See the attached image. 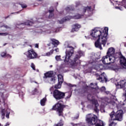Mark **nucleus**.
<instances>
[{
  "label": "nucleus",
  "mask_w": 126,
  "mask_h": 126,
  "mask_svg": "<svg viewBox=\"0 0 126 126\" xmlns=\"http://www.w3.org/2000/svg\"><path fill=\"white\" fill-rule=\"evenodd\" d=\"M108 27L104 28L96 27L92 30L90 33L91 36L97 40L94 43V46L100 50H103L102 45L103 47L106 45L107 40H108Z\"/></svg>",
  "instance_id": "1"
},
{
  "label": "nucleus",
  "mask_w": 126,
  "mask_h": 126,
  "mask_svg": "<svg viewBox=\"0 0 126 126\" xmlns=\"http://www.w3.org/2000/svg\"><path fill=\"white\" fill-rule=\"evenodd\" d=\"M64 47L66 48L65 57L64 60V63H67L68 64H70L72 67L77 66V65H80L81 62L79 59L84 56V52L82 51H78L73 60H72L71 57L73 55V47L69 46L67 42H65Z\"/></svg>",
  "instance_id": "2"
},
{
  "label": "nucleus",
  "mask_w": 126,
  "mask_h": 126,
  "mask_svg": "<svg viewBox=\"0 0 126 126\" xmlns=\"http://www.w3.org/2000/svg\"><path fill=\"white\" fill-rule=\"evenodd\" d=\"M92 10H93V9H91V7H82L77 11V12H79V14L76 15L68 16L63 19L61 21H59V23L63 24V23L67 21V20H70V19H79V18H81L82 16L84 15L86 12L88 11L89 12V11H91Z\"/></svg>",
  "instance_id": "3"
},
{
  "label": "nucleus",
  "mask_w": 126,
  "mask_h": 126,
  "mask_svg": "<svg viewBox=\"0 0 126 126\" xmlns=\"http://www.w3.org/2000/svg\"><path fill=\"white\" fill-rule=\"evenodd\" d=\"M86 121L89 126L95 125V126H105V123L101 120H97V116L89 114L86 116Z\"/></svg>",
  "instance_id": "4"
},
{
  "label": "nucleus",
  "mask_w": 126,
  "mask_h": 126,
  "mask_svg": "<svg viewBox=\"0 0 126 126\" xmlns=\"http://www.w3.org/2000/svg\"><path fill=\"white\" fill-rule=\"evenodd\" d=\"M123 110H120L115 112L113 111L111 113V126H115L117 125V121L122 122L123 121Z\"/></svg>",
  "instance_id": "5"
},
{
  "label": "nucleus",
  "mask_w": 126,
  "mask_h": 126,
  "mask_svg": "<svg viewBox=\"0 0 126 126\" xmlns=\"http://www.w3.org/2000/svg\"><path fill=\"white\" fill-rule=\"evenodd\" d=\"M111 3H112L113 5H115V8L116 9L123 10L124 8H126V0H123L122 2L114 0L112 1L111 0Z\"/></svg>",
  "instance_id": "6"
},
{
  "label": "nucleus",
  "mask_w": 126,
  "mask_h": 126,
  "mask_svg": "<svg viewBox=\"0 0 126 126\" xmlns=\"http://www.w3.org/2000/svg\"><path fill=\"white\" fill-rule=\"evenodd\" d=\"M63 108H64V105L58 102V103H57L56 104L53 106L52 110L57 111V112H58V113L59 116L61 117V116H63Z\"/></svg>",
  "instance_id": "7"
},
{
  "label": "nucleus",
  "mask_w": 126,
  "mask_h": 126,
  "mask_svg": "<svg viewBox=\"0 0 126 126\" xmlns=\"http://www.w3.org/2000/svg\"><path fill=\"white\" fill-rule=\"evenodd\" d=\"M88 99L89 100L91 101V103L93 105H94V111L96 112V113H98L99 112V109H98V107H99V103H98V101H97L93 96L91 94H88Z\"/></svg>",
  "instance_id": "8"
},
{
  "label": "nucleus",
  "mask_w": 126,
  "mask_h": 126,
  "mask_svg": "<svg viewBox=\"0 0 126 126\" xmlns=\"http://www.w3.org/2000/svg\"><path fill=\"white\" fill-rule=\"evenodd\" d=\"M111 48L108 49V51L106 53V56H104L101 61L104 64H111Z\"/></svg>",
  "instance_id": "9"
},
{
  "label": "nucleus",
  "mask_w": 126,
  "mask_h": 126,
  "mask_svg": "<svg viewBox=\"0 0 126 126\" xmlns=\"http://www.w3.org/2000/svg\"><path fill=\"white\" fill-rule=\"evenodd\" d=\"M64 96H65L64 93H63L58 90H55L53 92V96L56 100L63 99Z\"/></svg>",
  "instance_id": "10"
},
{
  "label": "nucleus",
  "mask_w": 126,
  "mask_h": 126,
  "mask_svg": "<svg viewBox=\"0 0 126 126\" xmlns=\"http://www.w3.org/2000/svg\"><path fill=\"white\" fill-rule=\"evenodd\" d=\"M10 112H11V111L9 109V108H7V109H2V108H0V115H1L2 120L4 119L5 114L6 118H7V119H9V114H10Z\"/></svg>",
  "instance_id": "11"
},
{
  "label": "nucleus",
  "mask_w": 126,
  "mask_h": 126,
  "mask_svg": "<svg viewBox=\"0 0 126 126\" xmlns=\"http://www.w3.org/2000/svg\"><path fill=\"white\" fill-rule=\"evenodd\" d=\"M26 55L29 60H31L32 59H36L37 57H38V55H37V53L33 50V49L29 50L28 52L26 53Z\"/></svg>",
  "instance_id": "12"
},
{
  "label": "nucleus",
  "mask_w": 126,
  "mask_h": 126,
  "mask_svg": "<svg viewBox=\"0 0 126 126\" xmlns=\"http://www.w3.org/2000/svg\"><path fill=\"white\" fill-rule=\"evenodd\" d=\"M91 64H93V67H91V69H95V70H97V71H100V70H102V69H104V65L102 64H96L95 65V63H97V62H95L94 61L93 62H90Z\"/></svg>",
  "instance_id": "13"
},
{
  "label": "nucleus",
  "mask_w": 126,
  "mask_h": 126,
  "mask_svg": "<svg viewBox=\"0 0 126 126\" xmlns=\"http://www.w3.org/2000/svg\"><path fill=\"white\" fill-rule=\"evenodd\" d=\"M105 73H96L95 74V76H96V79L97 80H99L100 82H107V78H106V76H104Z\"/></svg>",
  "instance_id": "14"
},
{
  "label": "nucleus",
  "mask_w": 126,
  "mask_h": 126,
  "mask_svg": "<svg viewBox=\"0 0 126 126\" xmlns=\"http://www.w3.org/2000/svg\"><path fill=\"white\" fill-rule=\"evenodd\" d=\"M119 56L120 65H121L122 68L126 69V59L122 55V53H119Z\"/></svg>",
  "instance_id": "15"
},
{
  "label": "nucleus",
  "mask_w": 126,
  "mask_h": 126,
  "mask_svg": "<svg viewBox=\"0 0 126 126\" xmlns=\"http://www.w3.org/2000/svg\"><path fill=\"white\" fill-rule=\"evenodd\" d=\"M115 85L117 88H123L124 87V90L126 93V80H121L119 82L115 83Z\"/></svg>",
  "instance_id": "16"
},
{
  "label": "nucleus",
  "mask_w": 126,
  "mask_h": 126,
  "mask_svg": "<svg viewBox=\"0 0 126 126\" xmlns=\"http://www.w3.org/2000/svg\"><path fill=\"white\" fill-rule=\"evenodd\" d=\"M7 96H8L7 92L4 89H0V98L3 103H4V98H6Z\"/></svg>",
  "instance_id": "17"
},
{
  "label": "nucleus",
  "mask_w": 126,
  "mask_h": 126,
  "mask_svg": "<svg viewBox=\"0 0 126 126\" xmlns=\"http://www.w3.org/2000/svg\"><path fill=\"white\" fill-rule=\"evenodd\" d=\"M111 57H112L111 58V61L112 60V61H111V63H115L116 59L118 58V56H117V55H118V53H115L116 50L115 49V48H114V47L111 48Z\"/></svg>",
  "instance_id": "18"
},
{
  "label": "nucleus",
  "mask_w": 126,
  "mask_h": 126,
  "mask_svg": "<svg viewBox=\"0 0 126 126\" xmlns=\"http://www.w3.org/2000/svg\"><path fill=\"white\" fill-rule=\"evenodd\" d=\"M36 22H31L30 21H28L24 24H21L20 25V27H22V26H24L23 28H24V27L25 25L29 26H32V25H33L34 23H35Z\"/></svg>",
  "instance_id": "19"
},
{
  "label": "nucleus",
  "mask_w": 126,
  "mask_h": 126,
  "mask_svg": "<svg viewBox=\"0 0 126 126\" xmlns=\"http://www.w3.org/2000/svg\"><path fill=\"white\" fill-rule=\"evenodd\" d=\"M81 27V26L78 24H76L72 26V28L71 30V32H74L75 31H78L79 28Z\"/></svg>",
  "instance_id": "20"
},
{
  "label": "nucleus",
  "mask_w": 126,
  "mask_h": 126,
  "mask_svg": "<svg viewBox=\"0 0 126 126\" xmlns=\"http://www.w3.org/2000/svg\"><path fill=\"white\" fill-rule=\"evenodd\" d=\"M14 8H16V7H22V8H26L27 5L25 4H19L17 3H13Z\"/></svg>",
  "instance_id": "21"
},
{
  "label": "nucleus",
  "mask_w": 126,
  "mask_h": 126,
  "mask_svg": "<svg viewBox=\"0 0 126 126\" xmlns=\"http://www.w3.org/2000/svg\"><path fill=\"white\" fill-rule=\"evenodd\" d=\"M66 12H68V13H72L73 12V10H74V8H73V5H71V6H68L65 8Z\"/></svg>",
  "instance_id": "22"
},
{
  "label": "nucleus",
  "mask_w": 126,
  "mask_h": 126,
  "mask_svg": "<svg viewBox=\"0 0 126 126\" xmlns=\"http://www.w3.org/2000/svg\"><path fill=\"white\" fill-rule=\"evenodd\" d=\"M111 104L113 106H117V98H116V96L114 95H111Z\"/></svg>",
  "instance_id": "23"
},
{
  "label": "nucleus",
  "mask_w": 126,
  "mask_h": 126,
  "mask_svg": "<svg viewBox=\"0 0 126 126\" xmlns=\"http://www.w3.org/2000/svg\"><path fill=\"white\" fill-rule=\"evenodd\" d=\"M52 32L50 30L47 29L46 27L42 30L41 32H38V33H40L41 34H50Z\"/></svg>",
  "instance_id": "24"
},
{
  "label": "nucleus",
  "mask_w": 126,
  "mask_h": 126,
  "mask_svg": "<svg viewBox=\"0 0 126 126\" xmlns=\"http://www.w3.org/2000/svg\"><path fill=\"white\" fill-rule=\"evenodd\" d=\"M54 75V72L52 71H50L47 72L44 74V76L43 77L44 78H48V77H52Z\"/></svg>",
  "instance_id": "25"
},
{
  "label": "nucleus",
  "mask_w": 126,
  "mask_h": 126,
  "mask_svg": "<svg viewBox=\"0 0 126 126\" xmlns=\"http://www.w3.org/2000/svg\"><path fill=\"white\" fill-rule=\"evenodd\" d=\"M51 41L52 42L53 45L55 46V47H57L60 43V42L58 40H56L55 39H51Z\"/></svg>",
  "instance_id": "26"
},
{
  "label": "nucleus",
  "mask_w": 126,
  "mask_h": 126,
  "mask_svg": "<svg viewBox=\"0 0 126 126\" xmlns=\"http://www.w3.org/2000/svg\"><path fill=\"white\" fill-rule=\"evenodd\" d=\"M58 82L60 83H63V76L62 74H59L58 75Z\"/></svg>",
  "instance_id": "27"
},
{
  "label": "nucleus",
  "mask_w": 126,
  "mask_h": 126,
  "mask_svg": "<svg viewBox=\"0 0 126 126\" xmlns=\"http://www.w3.org/2000/svg\"><path fill=\"white\" fill-rule=\"evenodd\" d=\"M1 57L2 58H9V59H11V56L3 52L1 54Z\"/></svg>",
  "instance_id": "28"
},
{
  "label": "nucleus",
  "mask_w": 126,
  "mask_h": 126,
  "mask_svg": "<svg viewBox=\"0 0 126 126\" xmlns=\"http://www.w3.org/2000/svg\"><path fill=\"white\" fill-rule=\"evenodd\" d=\"M54 53V50H50V52H48L45 54V55H44L43 56H46L47 57H50V56H52L53 55V53Z\"/></svg>",
  "instance_id": "29"
},
{
  "label": "nucleus",
  "mask_w": 126,
  "mask_h": 126,
  "mask_svg": "<svg viewBox=\"0 0 126 126\" xmlns=\"http://www.w3.org/2000/svg\"><path fill=\"white\" fill-rule=\"evenodd\" d=\"M49 18H52V17H53V16H54V13H53L54 12V9L52 8V10H49Z\"/></svg>",
  "instance_id": "30"
},
{
  "label": "nucleus",
  "mask_w": 126,
  "mask_h": 126,
  "mask_svg": "<svg viewBox=\"0 0 126 126\" xmlns=\"http://www.w3.org/2000/svg\"><path fill=\"white\" fill-rule=\"evenodd\" d=\"M62 84L63 83H62L58 82V84H57L55 86V88L56 89H60V88H61L62 87Z\"/></svg>",
  "instance_id": "31"
},
{
  "label": "nucleus",
  "mask_w": 126,
  "mask_h": 126,
  "mask_svg": "<svg viewBox=\"0 0 126 126\" xmlns=\"http://www.w3.org/2000/svg\"><path fill=\"white\" fill-rule=\"evenodd\" d=\"M45 104H46V98H43L40 100V105L41 106H45Z\"/></svg>",
  "instance_id": "32"
},
{
  "label": "nucleus",
  "mask_w": 126,
  "mask_h": 126,
  "mask_svg": "<svg viewBox=\"0 0 126 126\" xmlns=\"http://www.w3.org/2000/svg\"><path fill=\"white\" fill-rule=\"evenodd\" d=\"M111 68V66H110V64H105L103 65V69H110Z\"/></svg>",
  "instance_id": "33"
},
{
  "label": "nucleus",
  "mask_w": 126,
  "mask_h": 126,
  "mask_svg": "<svg viewBox=\"0 0 126 126\" xmlns=\"http://www.w3.org/2000/svg\"><path fill=\"white\" fill-rule=\"evenodd\" d=\"M91 87L93 89H96L97 88V83H95L94 84L93 83H91Z\"/></svg>",
  "instance_id": "34"
},
{
  "label": "nucleus",
  "mask_w": 126,
  "mask_h": 126,
  "mask_svg": "<svg viewBox=\"0 0 126 126\" xmlns=\"http://www.w3.org/2000/svg\"><path fill=\"white\" fill-rule=\"evenodd\" d=\"M55 59L56 60V61H57V62H60V61H62V60L61 59V56H56L55 57Z\"/></svg>",
  "instance_id": "35"
},
{
  "label": "nucleus",
  "mask_w": 126,
  "mask_h": 126,
  "mask_svg": "<svg viewBox=\"0 0 126 126\" xmlns=\"http://www.w3.org/2000/svg\"><path fill=\"white\" fill-rule=\"evenodd\" d=\"M100 90L101 91V92H105L106 91V88L105 87H102L100 89Z\"/></svg>",
  "instance_id": "36"
},
{
  "label": "nucleus",
  "mask_w": 126,
  "mask_h": 126,
  "mask_svg": "<svg viewBox=\"0 0 126 126\" xmlns=\"http://www.w3.org/2000/svg\"><path fill=\"white\" fill-rule=\"evenodd\" d=\"M86 93H87V92H86V91H85V90H83L82 91V92L81 93V94H82V96H85V94H86Z\"/></svg>",
  "instance_id": "37"
},
{
  "label": "nucleus",
  "mask_w": 126,
  "mask_h": 126,
  "mask_svg": "<svg viewBox=\"0 0 126 126\" xmlns=\"http://www.w3.org/2000/svg\"><path fill=\"white\" fill-rule=\"evenodd\" d=\"M68 96H66V99H68L71 97V93H67Z\"/></svg>",
  "instance_id": "38"
},
{
  "label": "nucleus",
  "mask_w": 126,
  "mask_h": 126,
  "mask_svg": "<svg viewBox=\"0 0 126 126\" xmlns=\"http://www.w3.org/2000/svg\"><path fill=\"white\" fill-rule=\"evenodd\" d=\"M32 95H35V94H37V89H35L34 91H32Z\"/></svg>",
  "instance_id": "39"
},
{
  "label": "nucleus",
  "mask_w": 126,
  "mask_h": 126,
  "mask_svg": "<svg viewBox=\"0 0 126 126\" xmlns=\"http://www.w3.org/2000/svg\"><path fill=\"white\" fill-rule=\"evenodd\" d=\"M75 4H76V7H77L78 5H80V1H76Z\"/></svg>",
  "instance_id": "40"
},
{
  "label": "nucleus",
  "mask_w": 126,
  "mask_h": 126,
  "mask_svg": "<svg viewBox=\"0 0 126 126\" xmlns=\"http://www.w3.org/2000/svg\"><path fill=\"white\" fill-rule=\"evenodd\" d=\"M31 67L32 68V69H33V70H35V65L34 64V63H32Z\"/></svg>",
  "instance_id": "41"
},
{
  "label": "nucleus",
  "mask_w": 126,
  "mask_h": 126,
  "mask_svg": "<svg viewBox=\"0 0 126 126\" xmlns=\"http://www.w3.org/2000/svg\"><path fill=\"white\" fill-rule=\"evenodd\" d=\"M50 80L54 82L55 80H56V78L55 77H52L50 79Z\"/></svg>",
  "instance_id": "42"
},
{
  "label": "nucleus",
  "mask_w": 126,
  "mask_h": 126,
  "mask_svg": "<svg viewBox=\"0 0 126 126\" xmlns=\"http://www.w3.org/2000/svg\"><path fill=\"white\" fill-rule=\"evenodd\" d=\"M19 95L20 97H21L22 98H23V96L24 95V93H23V92L20 93Z\"/></svg>",
  "instance_id": "43"
},
{
  "label": "nucleus",
  "mask_w": 126,
  "mask_h": 126,
  "mask_svg": "<svg viewBox=\"0 0 126 126\" xmlns=\"http://www.w3.org/2000/svg\"><path fill=\"white\" fill-rule=\"evenodd\" d=\"M50 91L51 92V94H53V91H54V87H52L50 89Z\"/></svg>",
  "instance_id": "44"
},
{
  "label": "nucleus",
  "mask_w": 126,
  "mask_h": 126,
  "mask_svg": "<svg viewBox=\"0 0 126 126\" xmlns=\"http://www.w3.org/2000/svg\"><path fill=\"white\" fill-rule=\"evenodd\" d=\"M8 33L5 32V33H0V35H2V36H6Z\"/></svg>",
  "instance_id": "45"
},
{
  "label": "nucleus",
  "mask_w": 126,
  "mask_h": 126,
  "mask_svg": "<svg viewBox=\"0 0 126 126\" xmlns=\"http://www.w3.org/2000/svg\"><path fill=\"white\" fill-rule=\"evenodd\" d=\"M43 20L42 19H38L37 20V22H42V21Z\"/></svg>",
  "instance_id": "46"
},
{
  "label": "nucleus",
  "mask_w": 126,
  "mask_h": 126,
  "mask_svg": "<svg viewBox=\"0 0 126 126\" xmlns=\"http://www.w3.org/2000/svg\"><path fill=\"white\" fill-rule=\"evenodd\" d=\"M85 38L88 40L89 39H90V36L88 35V36H85Z\"/></svg>",
  "instance_id": "47"
},
{
  "label": "nucleus",
  "mask_w": 126,
  "mask_h": 126,
  "mask_svg": "<svg viewBox=\"0 0 126 126\" xmlns=\"http://www.w3.org/2000/svg\"><path fill=\"white\" fill-rule=\"evenodd\" d=\"M20 12V11H18L17 12H15V13H12L11 14H18V13H19Z\"/></svg>",
  "instance_id": "48"
},
{
  "label": "nucleus",
  "mask_w": 126,
  "mask_h": 126,
  "mask_svg": "<svg viewBox=\"0 0 126 126\" xmlns=\"http://www.w3.org/2000/svg\"><path fill=\"white\" fill-rule=\"evenodd\" d=\"M35 48H39V44H35Z\"/></svg>",
  "instance_id": "49"
},
{
  "label": "nucleus",
  "mask_w": 126,
  "mask_h": 126,
  "mask_svg": "<svg viewBox=\"0 0 126 126\" xmlns=\"http://www.w3.org/2000/svg\"><path fill=\"white\" fill-rule=\"evenodd\" d=\"M1 27H4L5 28H9V27L8 26H5V25L1 26Z\"/></svg>",
  "instance_id": "50"
},
{
  "label": "nucleus",
  "mask_w": 126,
  "mask_h": 126,
  "mask_svg": "<svg viewBox=\"0 0 126 126\" xmlns=\"http://www.w3.org/2000/svg\"><path fill=\"white\" fill-rule=\"evenodd\" d=\"M104 92L105 93H106V94H107V95H108V94H110V92L109 91H105Z\"/></svg>",
  "instance_id": "51"
},
{
  "label": "nucleus",
  "mask_w": 126,
  "mask_h": 126,
  "mask_svg": "<svg viewBox=\"0 0 126 126\" xmlns=\"http://www.w3.org/2000/svg\"><path fill=\"white\" fill-rule=\"evenodd\" d=\"M70 124H71V126H77V124H73V123H70Z\"/></svg>",
  "instance_id": "52"
},
{
  "label": "nucleus",
  "mask_w": 126,
  "mask_h": 126,
  "mask_svg": "<svg viewBox=\"0 0 126 126\" xmlns=\"http://www.w3.org/2000/svg\"><path fill=\"white\" fill-rule=\"evenodd\" d=\"M55 51L56 52V53L59 52V48H56Z\"/></svg>",
  "instance_id": "53"
},
{
  "label": "nucleus",
  "mask_w": 126,
  "mask_h": 126,
  "mask_svg": "<svg viewBox=\"0 0 126 126\" xmlns=\"http://www.w3.org/2000/svg\"><path fill=\"white\" fill-rule=\"evenodd\" d=\"M80 126H85V124L84 123H81Z\"/></svg>",
  "instance_id": "54"
},
{
  "label": "nucleus",
  "mask_w": 126,
  "mask_h": 126,
  "mask_svg": "<svg viewBox=\"0 0 126 126\" xmlns=\"http://www.w3.org/2000/svg\"><path fill=\"white\" fill-rule=\"evenodd\" d=\"M2 87H3V85L0 84V88H2Z\"/></svg>",
  "instance_id": "55"
},
{
  "label": "nucleus",
  "mask_w": 126,
  "mask_h": 126,
  "mask_svg": "<svg viewBox=\"0 0 126 126\" xmlns=\"http://www.w3.org/2000/svg\"><path fill=\"white\" fill-rule=\"evenodd\" d=\"M101 112H102V113H105V110H103V109H100Z\"/></svg>",
  "instance_id": "56"
},
{
  "label": "nucleus",
  "mask_w": 126,
  "mask_h": 126,
  "mask_svg": "<svg viewBox=\"0 0 126 126\" xmlns=\"http://www.w3.org/2000/svg\"><path fill=\"white\" fill-rule=\"evenodd\" d=\"M9 123H7L4 125V126H9Z\"/></svg>",
  "instance_id": "57"
},
{
  "label": "nucleus",
  "mask_w": 126,
  "mask_h": 126,
  "mask_svg": "<svg viewBox=\"0 0 126 126\" xmlns=\"http://www.w3.org/2000/svg\"><path fill=\"white\" fill-rule=\"evenodd\" d=\"M87 72H92V71L91 70H90L89 71H88Z\"/></svg>",
  "instance_id": "58"
},
{
  "label": "nucleus",
  "mask_w": 126,
  "mask_h": 126,
  "mask_svg": "<svg viewBox=\"0 0 126 126\" xmlns=\"http://www.w3.org/2000/svg\"><path fill=\"white\" fill-rule=\"evenodd\" d=\"M112 65H111V69H115V68H113V66Z\"/></svg>",
  "instance_id": "59"
},
{
  "label": "nucleus",
  "mask_w": 126,
  "mask_h": 126,
  "mask_svg": "<svg viewBox=\"0 0 126 126\" xmlns=\"http://www.w3.org/2000/svg\"><path fill=\"white\" fill-rule=\"evenodd\" d=\"M53 67V65H52L50 66V67Z\"/></svg>",
  "instance_id": "60"
},
{
  "label": "nucleus",
  "mask_w": 126,
  "mask_h": 126,
  "mask_svg": "<svg viewBox=\"0 0 126 126\" xmlns=\"http://www.w3.org/2000/svg\"><path fill=\"white\" fill-rule=\"evenodd\" d=\"M6 45V43L4 44L3 46H5Z\"/></svg>",
  "instance_id": "61"
},
{
  "label": "nucleus",
  "mask_w": 126,
  "mask_h": 126,
  "mask_svg": "<svg viewBox=\"0 0 126 126\" xmlns=\"http://www.w3.org/2000/svg\"><path fill=\"white\" fill-rule=\"evenodd\" d=\"M109 126H111V123H109Z\"/></svg>",
  "instance_id": "62"
},
{
  "label": "nucleus",
  "mask_w": 126,
  "mask_h": 126,
  "mask_svg": "<svg viewBox=\"0 0 126 126\" xmlns=\"http://www.w3.org/2000/svg\"><path fill=\"white\" fill-rule=\"evenodd\" d=\"M113 79H111V81H113Z\"/></svg>",
  "instance_id": "63"
},
{
  "label": "nucleus",
  "mask_w": 126,
  "mask_h": 126,
  "mask_svg": "<svg viewBox=\"0 0 126 126\" xmlns=\"http://www.w3.org/2000/svg\"><path fill=\"white\" fill-rule=\"evenodd\" d=\"M110 116L111 117V114H109Z\"/></svg>",
  "instance_id": "64"
}]
</instances>
